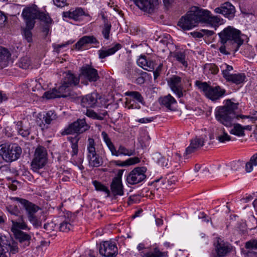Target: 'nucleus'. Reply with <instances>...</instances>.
<instances>
[{"label":"nucleus","instance_id":"obj_1","mask_svg":"<svg viewBox=\"0 0 257 257\" xmlns=\"http://www.w3.org/2000/svg\"><path fill=\"white\" fill-rule=\"evenodd\" d=\"M238 103H234L230 99H227L223 106L217 107L215 110L216 120L226 127L233 128L229 131L231 134L238 137L245 135V127L236 123L240 115H236L235 110L237 109Z\"/></svg>","mask_w":257,"mask_h":257},{"label":"nucleus","instance_id":"obj_2","mask_svg":"<svg viewBox=\"0 0 257 257\" xmlns=\"http://www.w3.org/2000/svg\"><path fill=\"white\" fill-rule=\"evenodd\" d=\"M219 22L220 19L217 17L212 16L209 11L194 7L180 19L178 25L184 30H190L196 27L199 23L216 26Z\"/></svg>","mask_w":257,"mask_h":257},{"label":"nucleus","instance_id":"obj_3","mask_svg":"<svg viewBox=\"0 0 257 257\" xmlns=\"http://www.w3.org/2000/svg\"><path fill=\"white\" fill-rule=\"evenodd\" d=\"M221 46L219 49L221 53L228 55L236 52L243 43L240 32L230 26L225 28L218 34Z\"/></svg>","mask_w":257,"mask_h":257},{"label":"nucleus","instance_id":"obj_4","mask_svg":"<svg viewBox=\"0 0 257 257\" xmlns=\"http://www.w3.org/2000/svg\"><path fill=\"white\" fill-rule=\"evenodd\" d=\"M195 85L202 91L204 95L212 101H216L222 97L226 92L224 89L217 85L215 86H210L206 82H201L196 80Z\"/></svg>","mask_w":257,"mask_h":257},{"label":"nucleus","instance_id":"obj_5","mask_svg":"<svg viewBox=\"0 0 257 257\" xmlns=\"http://www.w3.org/2000/svg\"><path fill=\"white\" fill-rule=\"evenodd\" d=\"M22 152L21 148L17 144H2L0 146V155L8 162L17 160Z\"/></svg>","mask_w":257,"mask_h":257},{"label":"nucleus","instance_id":"obj_6","mask_svg":"<svg viewBox=\"0 0 257 257\" xmlns=\"http://www.w3.org/2000/svg\"><path fill=\"white\" fill-rule=\"evenodd\" d=\"M87 159L89 165L92 167H98L103 164L102 156L104 155L105 152L97 153L95 148V143L92 138H88L87 144Z\"/></svg>","mask_w":257,"mask_h":257},{"label":"nucleus","instance_id":"obj_7","mask_svg":"<svg viewBox=\"0 0 257 257\" xmlns=\"http://www.w3.org/2000/svg\"><path fill=\"white\" fill-rule=\"evenodd\" d=\"M15 199L21 203L26 210L29 221L35 227L40 226L41 225V222L36 215V213L40 209V208L25 199L16 197Z\"/></svg>","mask_w":257,"mask_h":257},{"label":"nucleus","instance_id":"obj_8","mask_svg":"<svg viewBox=\"0 0 257 257\" xmlns=\"http://www.w3.org/2000/svg\"><path fill=\"white\" fill-rule=\"evenodd\" d=\"M47 151L44 147L39 145L36 148L31 163L32 169L34 172L38 171L45 166L47 161Z\"/></svg>","mask_w":257,"mask_h":257},{"label":"nucleus","instance_id":"obj_9","mask_svg":"<svg viewBox=\"0 0 257 257\" xmlns=\"http://www.w3.org/2000/svg\"><path fill=\"white\" fill-rule=\"evenodd\" d=\"M89 127L84 118L78 119L66 127L62 132V135L82 134L87 131Z\"/></svg>","mask_w":257,"mask_h":257},{"label":"nucleus","instance_id":"obj_10","mask_svg":"<svg viewBox=\"0 0 257 257\" xmlns=\"http://www.w3.org/2000/svg\"><path fill=\"white\" fill-rule=\"evenodd\" d=\"M147 168L145 167H138L131 171L126 177V181L130 185L140 183L146 179L145 173Z\"/></svg>","mask_w":257,"mask_h":257},{"label":"nucleus","instance_id":"obj_11","mask_svg":"<svg viewBox=\"0 0 257 257\" xmlns=\"http://www.w3.org/2000/svg\"><path fill=\"white\" fill-rule=\"evenodd\" d=\"M38 11L36 6L27 7L23 10L22 16L26 26L30 29H33L34 27L35 20L37 19Z\"/></svg>","mask_w":257,"mask_h":257},{"label":"nucleus","instance_id":"obj_12","mask_svg":"<svg viewBox=\"0 0 257 257\" xmlns=\"http://www.w3.org/2000/svg\"><path fill=\"white\" fill-rule=\"evenodd\" d=\"M99 253L105 257H113L117 254V247L114 242L103 241L100 244Z\"/></svg>","mask_w":257,"mask_h":257},{"label":"nucleus","instance_id":"obj_13","mask_svg":"<svg viewBox=\"0 0 257 257\" xmlns=\"http://www.w3.org/2000/svg\"><path fill=\"white\" fill-rule=\"evenodd\" d=\"M80 77L90 82H96L99 78L97 70L88 64L84 65L81 67Z\"/></svg>","mask_w":257,"mask_h":257},{"label":"nucleus","instance_id":"obj_14","mask_svg":"<svg viewBox=\"0 0 257 257\" xmlns=\"http://www.w3.org/2000/svg\"><path fill=\"white\" fill-rule=\"evenodd\" d=\"M168 83L172 91L176 95L180 98L186 93V91L183 90V86L182 84V78L177 75H174L168 81Z\"/></svg>","mask_w":257,"mask_h":257},{"label":"nucleus","instance_id":"obj_15","mask_svg":"<svg viewBox=\"0 0 257 257\" xmlns=\"http://www.w3.org/2000/svg\"><path fill=\"white\" fill-rule=\"evenodd\" d=\"M142 11L151 14L158 4V0H131Z\"/></svg>","mask_w":257,"mask_h":257},{"label":"nucleus","instance_id":"obj_16","mask_svg":"<svg viewBox=\"0 0 257 257\" xmlns=\"http://www.w3.org/2000/svg\"><path fill=\"white\" fill-rule=\"evenodd\" d=\"M206 136L196 137L190 141L189 146L186 149L185 154L186 156L191 154L201 148L206 141Z\"/></svg>","mask_w":257,"mask_h":257},{"label":"nucleus","instance_id":"obj_17","mask_svg":"<svg viewBox=\"0 0 257 257\" xmlns=\"http://www.w3.org/2000/svg\"><path fill=\"white\" fill-rule=\"evenodd\" d=\"M168 251H162L157 244L147 247L141 252V257H167Z\"/></svg>","mask_w":257,"mask_h":257},{"label":"nucleus","instance_id":"obj_18","mask_svg":"<svg viewBox=\"0 0 257 257\" xmlns=\"http://www.w3.org/2000/svg\"><path fill=\"white\" fill-rule=\"evenodd\" d=\"M100 99L99 94L93 92L83 96L81 101V105L83 107H95L98 105V99Z\"/></svg>","mask_w":257,"mask_h":257},{"label":"nucleus","instance_id":"obj_19","mask_svg":"<svg viewBox=\"0 0 257 257\" xmlns=\"http://www.w3.org/2000/svg\"><path fill=\"white\" fill-rule=\"evenodd\" d=\"M3 241L0 236V257H8V254H15L19 251L17 243L13 242L12 244L5 245Z\"/></svg>","mask_w":257,"mask_h":257},{"label":"nucleus","instance_id":"obj_20","mask_svg":"<svg viewBox=\"0 0 257 257\" xmlns=\"http://www.w3.org/2000/svg\"><path fill=\"white\" fill-rule=\"evenodd\" d=\"M216 13L220 14L224 17L231 19L234 17L235 8L229 3H225L220 7L216 8L215 10Z\"/></svg>","mask_w":257,"mask_h":257},{"label":"nucleus","instance_id":"obj_21","mask_svg":"<svg viewBox=\"0 0 257 257\" xmlns=\"http://www.w3.org/2000/svg\"><path fill=\"white\" fill-rule=\"evenodd\" d=\"M110 190L114 196L123 195V186L121 177H116L112 179L110 184Z\"/></svg>","mask_w":257,"mask_h":257},{"label":"nucleus","instance_id":"obj_22","mask_svg":"<svg viewBox=\"0 0 257 257\" xmlns=\"http://www.w3.org/2000/svg\"><path fill=\"white\" fill-rule=\"evenodd\" d=\"M12 226L11 230L13 234L20 232L22 230H29L27 223L24 220V217L23 215H20L17 220H12Z\"/></svg>","mask_w":257,"mask_h":257},{"label":"nucleus","instance_id":"obj_23","mask_svg":"<svg viewBox=\"0 0 257 257\" xmlns=\"http://www.w3.org/2000/svg\"><path fill=\"white\" fill-rule=\"evenodd\" d=\"M121 48L120 44L116 43L110 48L107 49L105 47H102L98 51V54L99 59H104L107 57L114 54L116 51Z\"/></svg>","mask_w":257,"mask_h":257},{"label":"nucleus","instance_id":"obj_24","mask_svg":"<svg viewBox=\"0 0 257 257\" xmlns=\"http://www.w3.org/2000/svg\"><path fill=\"white\" fill-rule=\"evenodd\" d=\"M98 43V41L93 36H85L80 39L74 46L76 49L80 50L87 44Z\"/></svg>","mask_w":257,"mask_h":257},{"label":"nucleus","instance_id":"obj_25","mask_svg":"<svg viewBox=\"0 0 257 257\" xmlns=\"http://www.w3.org/2000/svg\"><path fill=\"white\" fill-rule=\"evenodd\" d=\"M232 246L227 243L218 242L215 250L218 257H223L231 251Z\"/></svg>","mask_w":257,"mask_h":257},{"label":"nucleus","instance_id":"obj_26","mask_svg":"<svg viewBox=\"0 0 257 257\" xmlns=\"http://www.w3.org/2000/svg\"><path fill=\"white\" fill-rule=\"evenodd\" d=\"M88 14L85 12L83 9L77 8L74 10H71L67 13L68 18L75 21L80 20L83 16H88Z\"/></svg>","mask_w":257,"mask_h":257},{"label":"nucleus","instance_id":"obj_27","mask_svg":"<svg viewBox=\"0 0 257 257\" xmlns=\"http://www.w3.org/2000/svg\"><path fill=\"white\" fill-rule=\"evenodd\" d=\"M80 78L69 71L64 76L63 82L70 88L78 85Z\"/></svg>","mask_w":257,"mask_h":257},{"label":"nucleus","instance_id":"obj_28","mask_svg":"<svg viewBox=\"0 0 257 257\" xmlns=\"http://www.w3.org/2000/svg\"><path fill=\"white\" fill-rule=\"evenodd\" d=\"M16 126L19 134L23 137H27L30 135V127L27 121H18Z\"/></svg>","mask_w":257,"mask_h":257},{"label":"nucleus","instance_id":"obj_29","mask_svg":"<svg viewBox=\"0 0 257 257\" xmlns=\"http://www.w3.org/2000/svg\"><path fill=\"white\" fill-rule=\"evenodd\" d=\"M161 103L168 109L173 110L175 108V105L177 102L173 96L168 94L161 98Z\"/></svg>","mask_w":257,"mask_h":257},{"label":"nucleus","instance_id":"obj_30","mask_svg":"<svg viewBox=\"0 0 257 257\" xmlns=\"http://www.w3.org/2000/svg\"><path fill=\"white\" fill-rule=\"evenodd\" d=\"M14 235L15 238L18 240L20 243H23L24 247L29 245L31 236L29 234L21 231L14 234Z\"/></svg>","mask_w":257,"mask_h":257},{"label":"nucleus","instance_id":"obj_31","mask_svg":"<svg viewBox=\"0 0 257 257\" xmlns=\"http://www.w3.org/2000/svg\"><path fill=\"white\" fill-rule=\"evenodd\" d=\"M246 77L243 73L232 74L225 79L228 82H231L238 85L243 83L245 81Z\"/></svg>","mask_w":257,"mask_h":257},{"label":"nucleus","instance_id":"obj_32","mask_svg":"<svg viewBox=\"0 0 257 257\" xmlns=\"http://www.w3.org/2000/svg\"><path fill=\"white\" fill-rule=\"evenodd\" d=\"M68 140L71 143V148L72 151L71 152V155L72 157L77 155L78 152V142L79 140V138L78 137H69Z\"/></svg>","mask_w":257,"mask_h":257},{"label":"nucleus","instance_id":"obj_33","mask_svg":"<svg viewBox=\"0 0 257 257\" xmlns=\"http://www.w3.org/2000/svg\"><path fill=\"white\" fill-rule=\"evenodd\" d=\"M153 159L161 167H168V160L166 159L160 153H156L154 155Z\"/></svg>","mask_w":257,"mask_h":257},{"label":"nucleus","instance_id":"obj_34","mask_svg":"<svg viewBox=\"0 0 257 257\" xmlns=\"http://www.w3.org/2000/svg\"><path fill=\"white\" fill-rule=\"evenodd\" d=\"M140 162V158L135 157L134 158H130L123 162H121L120 161H115V164L118 166H128L137 164Z\"/></svg>","mask_w":257,"mask_h":257},{"label":"nucleus","instance_id":"obj_35","mask_svg":"<svg viewBox=\"0 0 257 257\" xmlns=\"http://www.w3.org/2000/svg\"><path fill=\"white\" fill-rule=\"evenodd\" d=\"M257 165V153L252 155L245 166L246 172L250 173L253 170V166Z\"/></svg>","mask_w":257,"mask_h":257},{"label":"nucleus","instance_id":"obj_36","mask_svg":"<svg viewBox=\"0 0 257 257\" xmlns=\"http://www.w3.org/2000/svg\"><path fill=\"white\" fill-rule=\"evenodd\" d=\"M92 184L95 187L96 190L104 192L107 195L106 197L110 196V192L109 190L101 182L95 180L92 182Z\"/></svg>","mask_w":257,"mask_h":257},{"label":"nucleus","instance_id":"obj_37","mask_svg":"<svg viewBox=\"0 0 257 257\" xmlns=\"http://www.w3.org/2000/svg\"><path fill=\"white\" fill-rule=\"evenodd\" d=\"M136 154L135 150L128 149L122 145H120L117 150V156H133Z\"/></svg>","mask_w":257,"mask_h":257},{"label":"nucleus","instance_id":"obj_38","mask_svg":"<svg viewBox=\"0 0 257 257\" xmlns=\"http://www.w3.org/2000/svg\"><path fill=\"white\" fill-rule=\"evenodd\" d=\"M204 73L206 74H216L219 71V69L215 64L209 63L204 65Z\"/></svg>","mask_w":257,"mask_h":257},{"label":"nucleus","instance_id":"obj_39","mask_svg":"<svg viewBox=\"0 0 257 257\" xmlns=\"http://www.w3.org/2000/svg\"><path fill=\"white\" fill-rule=\"evenodd\" d=\"M126 96H131L132 99L137 101L138 102L144 104V98L140 93L137 91H127L125 92Z\"/></svg>","mask_w":257,"mask_h":257},{"label":"nucleus","instance_id":"obj_40","mask_svg":"<svg viewBox=\"0 0 257 257\" xmlns=\"http://www.w3.org/2000/svg\"><path fill=\"white\" fill-rule=\"evenodd\" d=\"M70 88L63 82L62 85L57 89V93L60 94V97H66L69 94Z\"/></svg>","mask_w":257,"mask_h":257},{"label":"nucleus","instance_id":"obj_41","mask_svg":"<svg viewBox=\"0 0 257 257\" xmlns=\"http://www.w3.org/2000/svg\"><path fill=\"white\" fill-rule=\"evenodd\" d=\"M111 28V24L107 21L104 20V26L102 27L101 33L104 38L106 40L109 39Z\"/></svg>","mask_w":257,"mask_h":257},{"label":"nucleus","instance_id":"obj_42","mask_svg":"<svg viewBox=\"0 0 257 257\" xmlns=\"http://www.w3.org/2000/svg\"><path fill=\"white\" fill-rule=\"evenodd\" d=\"M57 118L56 113L53 110L48 111L44 115L43 119L46 124H49Z\"/></svg>","mask_w":257,"mask_h":257},{"label":"nucleus","instance_id":"obj_43","mask_svg":"<svg viewBox=\"0 0 257 257\" xmlns=\"http://www.w3.org/2000/svg\"><path fill=\"white\" fill-rule=\"evenodd\" d=\"M173 57L184 66L185 67H187L188 64L185 61V54L184 53L181 52H174Z\"/></svg>","mask_w":257,"mask_h":257},{"label":"nucleus","instance_id":"obj_44","mask_svg":"<svg viewBox=\"0 0 257 257\" xmlns=\"http://www.w3.org/2000/svg\"><path fill=\"white\" fill-rule=\"evenodd\" d=\"M107 114V112L105 111L103 113H102L101 115H99L97 114L96 112H95L92 110L90 109H87L86 115L89 117H91L92 118L97 119L98 120H103L104 118V117L105 116V115Z\"/></svg>","mask_w":257,"mask_h":257},{"label":"nucleus","instance_id":"obj_45","mask_svg":"<svg viewBox=\"0 0 257 257\" xmlns=\"http://www.w3.org/2000/svg\"><path fill=\"white\" fill-rule=\"evenodd\" d=\"M48 99L60 97V94L57 93V89L54 88L52 90L46 91L44 93L43 96Z\"/></svg>","mask_w":257,"mask_h":257},{"label":"nucleus","instance_id":"obj_46","mask_svg":"<svg viewBox=\"0 0 257 257\" xmlns=\"http://www.w3.org/2000/svg\"><path fill=\"white\" fill-rule=\"evenodd\" d=\"M38 15L37 19H39L40 21L44 22L45 24L52 23V20L48 14L38 11Z\"/></svg>","mask_w":257,"mask_h":257},{"label":"nucleus","instance_id":"obj_47","mask_svg":"<svg viewBox=\"0 0 257 257\" xmlns=\"http://www.w3.org/2000/svg\"><path fill=\"white\" fill-rule=\"evenodd\" d=\"M73 227L71 223L68 220H64L60 223L59 226V229L63 232H68Z\"/></svg>","mask_w":257,"mask_h":257},{"label":"nucleus","instance_id":"obj_48","mask_svg":"<svg viewBox=\"0 0 257 257\" xmlns=\"http://www.w3.org/2000/svg\"><path fill=\"white\" fill-rule=\"evenodd\" d=\"M11 56L10 52L7 49L0 46V57L4 59H8Z\"/></svg>","mask_w":257,"mask_h":257},{"label":"nucleus","instance_id":"obj_49","mask_svg":"<svg viewBox=\"0 0 257 257\" xmlns=\"http://www.w3.org/2000/svg\"><path fill=\"white\" fill-rule=\"evenodd\" d=\"M6 210L8 212H9L11 215L18 216V214L19 213V210L17 206H13L10 205L6 207Z\"/></svg>","mask_w":257,"mask_h":257},{"label":"nucleus","instance_id":"obj_50","mask_svg":"<svg viewBox=\"0 0 257 257\" xmlns=\"http://www.w3.org/2000/svg\"><path fill=\"white\" fill-rule=\"evenodd\" d=\"M32 29H30L26 26V28L24 30L23 33L24 37L28 42H31L32 41V34L31 32Z\"/></svg>","mask_w":257,"mask_h":257},{"label":"nucleus","instance_id":"obj_51","mask_svg":"<svg viewBox=\"0 0 257 257\" xmlns=\"http://www.w3.org/2000/svg\"><path fill=\"white\" fill-rule=\"evenodd\" d=\"M55 227L56 224L53 221L45 223L44 225V228L47 231V233L51 232L52 231H54Z\"/></svg>","mask_w":257,"mask_h":257},{"label":"nucleus","instance_id":"obj_52","mask_svg":"<svg viewBox=\"0 0 257 257\" xmlns=\"http://www.w3.org/2000/svg\"><path fill=\"white\" fill-rule=\"evenodd\" d=\"M223 134L218 137V141L221 143H224L226 141H229L230 140V137L227 134V133L224 132V128Z\"/></svg>","mask_w":257,"mask_h":257},{"label":"nucleus","instance_id":"obj_53","mask_svg":"<svg viewBox=\"0 0 257 257\" xmlns=\"http://www.w3.org/2000/svg\"><path fill=\"white\" fill-rule=\"evenodd\" d=\"M226 69L222 70V73L223 77L226 79L231 74L229 73V72L233 70V67L231 66L226 65Z\"/></svg>","mask_w":257,"mask_h":257},{"label":"nucleus","instance_id":"obj_54","mask_svg":"<svg viewBox=\"0 0 257 257\" xmlns=\"http://www.w3.org/2000/svg\"><path fill=\"white\" fill-rule=\"evenodd\" d=\"M141 107L139 104L134 99H130L128 102V108L129 109H139Z\"/></svg>","mask_w":257,"mask_h":257},{"label":"nucleus","instance_id":"obj_55","mask_svg":"<svg viewBox=\"0 0 257 257\" xmlns=\"http://www.w3.org/2000/svg\"><path fill=\"white\" fill-rule=\"evenodd\" d=\"M245 247L248 249H257V241L253 240L246 242Z\"/></svg>","mask_w":257,"mask_h":257},{"label":"nucleus","instance_id":"obj_56","mask_svg":"<svg viewBox=\"0 0 257 257\" xmlns=\"http://www.w3.org/2000/svg\"><path fill=\"white\" fill-rule=\"evenodd\" d=\"M148 60L146 59L145 56H141L137 61L138 65L144 69V67L146 64H147Z\"/></svg>","mask_w":257,"mask_h":257},{"label":"nucleus","instance_id":"obj_57","mask_svg":"<svg viewBox=\"0 0 257 257\" xmlns=\"http://www.w3.org/2000/svg\"><path fill=\"white\" fill-rule=\"evenodd\" d=\"M30 65V61L27 58H24L21 59L20 66L23 69H26Z\"/></svg>","mask_w":257,"mask_h":257},{"label":"nucleus","instance_id":"obj_58","mask_svg":"<svg viewBox=\"0 0 257 257\" xmlns=\"http://www.w3.org/2000/svg\"><path fill=\"white\" fill-rule=\"evenodd\" d=\"M72 42H70L69 41L62 44H58L54 45V51L57 53H59L61 48H64L69 45V44H72Z\"/></svg>","mask_w":257,"mask_h":257},{"label":"nucleus","instance_id":"obj_59","mask_svg":"<svg viewBox=\"0 0 257 257\" xmlns=\"http://www.w3.org/2000/svg\"><path fill=\"white\" fill-rule=\"evenodd\" d=\"M101 136L103 138L104 142L105 143L107 146L112 143L106 132H102L101 133Z\"/></svg>","mask_w":257,"mask_h":257},{"label":"nucleus","instance_id":"obj_60","mask_svg":"<svg viewBox=\"0 0 257 257\" xmlns=\"http://www.w3.org/2000/svg\"><path fill=\"white\" fill-rule=\"evenodd\" d=\"M241 118H250L252 120H257V111H252L250 112V114L249 115H240Z\"/></svg>","mask_w":257,"mask_h":257},{"label":"nucleus","instance_id":"obj_61","mask_svg":"<svg viewBox=\"0 0 257 257\" xmlns=\"http://www.w3.org/2000/svg\"><path fill=\"white\" fill-rule=\"evenodd\" d=\"M144 69L148 71H151L154 69V63L153 61H147V64L145 65Z\"/></svg>","mask_w":257,"mask_h":257},{"label":"nucleus","instance_id":"obj_62","mask_svg":"<svg viewBox=\"0 0 257 257\" xmlns=\"http://www.w3.org/2000/svg\"><path fill=\"white\" fill-rule=\"evenodd\" d=\"M241 167L240 162L239 161L233 162L231 163V168L233 171H237L240 169Z\"/></svg>","mask_w":257,"mask_h":257},{"label":"nucleus","instance_id":"obj_63","mask_svg":"<svg viewBox=\"0 0 257 257\" xmlns=\"http://www.w3.org/2000/svg\"><path fill=\"white\" fill-rule=\"evenodd\" d=\"M7 17L2 12L0 11V27H2L5 25V22L7 21Z\"/></svg>","mask_w":257,"mask_h":257},{"label":"nucleus","instance_id":"obj_64","mask_svg":"<svg viewBox=\"0 0 257 257\" xmlns=\"http://www.w3.org/2000/svg\"><path fill=\"white\" fill-rule=\"evenodd\" d=\"M109 150L111 152V155L113 156H117V150H116L113 143H111L107 146Z\"/></svg>","mask_w":257,"mask_h":257}]
</instances>
